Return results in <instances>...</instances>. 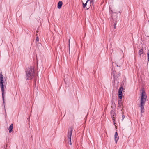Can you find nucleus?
<instances>
[{"label": "nucleus", "instance_id": "f03ea898", "mask_svg": "<svg viewBox=\"0 0 149 149\" xmlns=\"http://www.w3.org/2000/svg\"><path fill=\"white\" fill-rule=\"evenodd\" d=\"M26 80L32 79L34 76V68L31 67H29L27 70L26 71Z\"/></svg>", "mask_w": 149, "mask_h": 149}, {"label": "nucleus", "instance_id": "6ab92c4d", "mask_svg": "<svg viewBox=\"0 0 149 149\" xmlns=\"http://www.w3.org/2000/svg\"><path fill=\"white\" fill-rule=\"evenodd\" d=\"M125 117V115L124 114H123L122 116V121L123 120L124 118Z\"/></svg>", "mask_w": 149, "mask_h": 149}, {"label": "nucleus", "instance_id": "0eeeda50", "mask_svg": "<svg viewBox=\"0 0 149 149\" xmlns=\"http://www.w3.org/2000/svg\"><path fill=\"white\" fill-rule=\"evenodd\" d=\"M114 139L115 140L116 142V143H117V141L119 139V137L118 135V133L116 132L115 133Z\"/></svg>", "mask_w": 149, "mask_h": 149}, {"label": "nucleus", "instance_id": "f257e3e1", "mask_svg": "<svg viewBox=\"0 0 149 149\" xmlns=\"http://www.w3.org/2000/svg\"><path fill=\"white\" fill-rule=\"evenodd\" d=\"M6 84L7 82L5 80V81L3 80V74L2 72L0 73V86L1 88L2 93V97L4 108L5 107V100L4 99V94L5 93L4 90V87L5 86V88H6Z\"/></svg>", "mask_w": 149, "mask_h": 149}, {"label": "nucleus", "instance_id": "5701e85b", "mask_svg": "<svg viewBox=\"0 0 149 149\" xmlns=\"http://www.w3.org/2000/svg\"><path fill=\"white\" fill-rule=\"evenodd\" d=\"M70 40H69V42L70 41Z\"/></svg>", "mask_w": 149, "mask_h": 149}, {"label": "nucleus", "instance_id": "a211bd4d", "mask_svg": "<svg viewBox=\"0 0 149 149\" xmlns=\"http://www.w3.org/2000/svg\"><path fill=\"white\" fill-rule=\"evenodd\" d=\"M39 38L38 37H37L36 39V43L37 42H38L39 41Z\"/></svg>", "mask_w": 149, "mask_h": 149}, {"label": "nucleus", "instance_id": "4468645a", "mask_svg": "<svg viewBox=\"0 0 149 149\" xmlns=\"http://www.w3.org/2000/svg\"><path fill=\"white\" fill-rule=\"evenodd\" d=\"M121 100H118V107L119 108H120L121 107V104L120 102H121Z\"/></svg>", "mask_w": 149, "mask_h": 149}, {"label": "nucleus", "instance_id": "9b49d317", "mask_svg": "<svg viewBox=\"0 0 149 149\" xmlns=\"http://www.w3.org/2000/svg\"><path fill=\"white\" fill-rule=\"evenodd\" d=\"M143 53V47L141 49H140L138 52L139 55L140 56Z\"/></svg>", "mask_w": 149, "mask_h": 149}, {"label": "nucleus", "instance_id": "ddd939ff", "mask_svg": "<svg viewBox=\"0 0 149 149\" xmlns=\"http://www.w3.org/2000/svg\"><path fill=\"white\" fill-rule=\"evenodd\" d=\"M123 88V87H120L118 90V93H122V91Z\"/></svg>", "mask_w": 149, "mask_h": 149}, {"label": "nucleus", "instance_id": "2eb2a0df", "mask_svg": "<svg viewBox=\"0 0 149 149\" xmlns=\"http://www.w3.org/2000/svg\"><path fill=\"white\" fill-rule=\"evenodd\" d=\"M87 3V1L86 2V3H83V7L84 8H85V7L86 8V6L87 4V3Z\"/></svg>", "mask_w": 149, "mask_h": 149}, {"label": "nucleus", "instance_id": "f3484780", "mask_svg": "<svg viewBox=\"0 0 149 149\" xmlns=\"http://www.w3.org/2000/svg\"><path fill=\"white\" fill-rule=\"evenodd\" d=\"M116 24H117V22H115L114 24V29H115L116 28Z\"/></svg>", "mask_w": 149, "mask_h": 149}, {"label": "nucleus", "instance_id": "20e7f679", "mask_svg": "<svg viewBox=\"0 0 149 149\" xmlns=\"http://www.w3.org/2000/svg\"><path fill=\"white\" fill-rule=\"evenodd\" d=\"M73 129L72 127L70 128L68 130V133L67 135L68 143L69 144L71 145L72 144L71 140V136L72 134Z\"/></svg>", "mask_w": 149, "mask_h": 149}, {"label": "nucleus", "instance_id": "7ed1b4c3", "mask_svg": "<svg viewBox=\"0 0 149 149\" xmlns=\"http://www.w3.org/2000/svg\"><path fill=\"white\" fill-rule=\"evenodd\" d=\"M142 93L141 97L140 103H145L146 99L147 98V96L143 88L141 89Z\"/></svg>", "mask_w": 149, "mask_h": 149}, {"label": "nucleus", "instance_id": "aec40b11", "mask_svg": "<svg viewBox=\"0 0 149 149\" xmlns=\"http://www.w3.org/2000/svg\"><path fill=\"white\" fill-rule=\"evenodd\" d=\"M147 57H148V61H149V53L148 52L147 53Z\"/></svg>", "mask_w": 149, "mask_h": 149}, {"label": "nucleus", "instance_id": "39448f33", "mask_svg": "<svg viewBox=\"0 0 149 149\" xmlns=\"http://www.w3.org/2000/svg\"><path fill=\"white\" fill-rule=\"evenodd\" d=\"M111 117L112 118L113 121L114 123V125H115L116 121V114L115 113V111L113 110L111 111Z\"/></svg>", "mask_w": 149, "mask_h": 149}, {"label": "nucleus", "instance_id": "dca6fc26", "mask_svg": "<svg viewBox=\"0 0 149 149\" xmlns=\"http://www.w3.org/2000/svg\"><path fill=\"white\" fill-rule=\"evenodd\" d=\"M90 2V6H91L92 5L93 6V0H91Z\"/></svg>", "mask_w": 149, "mask_h": 149}, {"label": "nucleus", "instance_id": "423d86ee", "mask_svg": "<svg viewBox=\"0 0 149 149\" xmlns=\"http://www.w3.org/2000/svg\"><path fill=\"white\" fill-rule=\"evenodd\" d=\"M145 103H140V107L141 108V113H143L144 111V106Z\"/></svg>", "mask_w": 149, "mask_h": 149}, {"label": "nucleus", "instance_id": "9d476101", "mask_svg": "<svg viewBox=\"0 0 149 149\" xmlns=\"http://www.w3.org/2000/svg\"><path fill=\"white\" fill-rule=\"evenodd\" d=\"M13 124H12L9 126L8 128V130L9 131V132L10 133L12 132L13 131Z\"/></svg>", "mask_w": 149, "mask_h": 149}, {"label": "nucleus", "instance_id": "f8f14e48", "mask_svg": "<svg viewBox=\"0 0 149 149\" xmlns=\"http://www.w3.org/2000/svg\"><path fill=\"white\" fill-rule=\"evenodd\" d=\"M118 93V98L120 99H121L122 98L123 95L122 93Z\"/></svg>", "mask_w": 149, "mask_h": 149}, {"label": "nucleus", "instance_id": "6e6552de", "mask_svg": "<svg viewBox=\"0 0 149 149\" xmlns=\"http://www.w3.org/2000/svg\"><path fill=\"white\" fill-rule=\"evenodd\" d=\"M112 71L113 72H112L111 75L113 76V77L114 79L115 80L116 79V72L115 70L114 71L113 70H112Z\"/></svg>", "mask_w": 149, "mask_h": 149}, {"label": "nucleus", "instance_id": "1a4fd4ad", "mask_svg": "<svg viewBox=\"0 0 149 149\" xmlns=\"http://www.w3.org/2000/svg\"><path fill=\"white\" fill-rule=\"evenodd\" d=\"M63 4V3L62 1H59L57 4V7L58 8L60 9L62 7Z\"/></svg>", "mask_w": 149, "mask_h": 149}, {"label": "nucleus", "instance_id": "4be33fe9", "mask_svg": "<svg viewBox=\"0 0 149 149\" xmlns=\"http://www.w3.org/2000/svg\"><path fill=\"white\" fill-rule=\"evenodd\" d=\"M88 8H87V9H88Z\"/></svg>", "mask_w": 149, "mask_h": 149}, {"label": "nucleus", "instance_id": "412c9836", "mask_svg": "<svg viewBox=\"0 0 149 149\" xmlns=\"http://www.w3.org/2000/svg\"><path fill=\"white\" fill-rule=\"evenodd\" d=\"M36 78L34 79V82H35V85L36 84Z\"/></svg>", "mask_w": 149, "mask_h": 149}]
</instances>
